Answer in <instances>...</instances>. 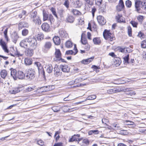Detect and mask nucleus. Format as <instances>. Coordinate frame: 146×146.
<instances>
[{"label":"nucleus","mask_w":146,"mask_h":146,"mask_svg":"<svg viewBox=\"0 0 146 146\" xmlns=\"http://www.w3.org/2000/svg\"><path fill=\"white\" fill-rule=\"evenodd\" d=\"M29 33V31L28 29H25L23 30L22 32V34L23 36H25L28 35Z\"/></svg>","instance_id":"obj_42"},{"label":"nucleus","mask_w":146,"mask_h":146,"mask_svg":"<svg viewBox=\"0 0 146 146\" xmlns=\"http://www.w3.org/2000/svg\"><path fill=\"white\" fill-rule=\"evenodd\" d=\"M96 98V96L95 95H91L90 96H88L86 98L87 100H93L95 99Z\"/></svg>","instance_id":"obj_54"},{"label":"nucleus","mask_w":146,"mask_h":146,"mask_svg":"<svg viewBox=\"0 0 146 146\" xmlns=\"http://www.w3.org/2000/svg\"><path fill=\"white\" fill-rule=\"evenodd\" d=\"M141 47L143 48H146V39L142 41L141 43Z\"/></svg>","instance_id":"obj_49"},{"label":"nucleus","mask_w":146,"mask_h":146,"mask_svg":"<svg viewBox=\"0 0 146 146\" xmlns=\"http://www.w3.org/2000/svg\"><path fill=\"white\" fill-rule=\"evenodd\" d=\"M128 34L129 36H132V29L130 26H129L127 27Z\"/></svg>","instance_id":"obj_47"},{"label":"nucleus","mask_w":146,"mask_h":146,"mask_svg":"<svg viewBox=\"0 0 146 146\" xmlns=\"http://www.w3.org/2000/svg\"><path fill=\"white\" fill-rule=\"evenodd\" d=\"M41 27L42 30L45 32H48L49 31L50 27L47 23H43L41 26Z\"/></svg>","instance_id":"obj_12"},{"label":"nucleus","mask_w":146,"mask_h":146,"mask_svg":"<svg viewBox=\"0 0 146 146\" xmlns=\"http://www.w3.org/2000/svg\"><path fill=\"white\" fill-rule=\"evenodd\" d=\"M123 8L122 7H121L120 6L118 5L116 6V9L117 11H120L122 9H123Z\"/></svg>","instance_id":"obj_64"},{"label":"nucleus","mask_w":146,"mask_h":146,"mask_svg":"<svg viewBox=\"0 0 146 146\" xmlns=\"http://www.w3.org/2000/svg\"><path fill=\"white\" fill-rule=\"evenodd\" d=\"M94 58V57L93 56L91 58L85 59L84 60H82L81 61V63L84 64H89L92 61Z\"/></svg>","instance_id":"obj_26"},{"label":"nucleus","mask_w":146,"mask_h":146,"mask_svg":"<svg viewBox=\"0 0 146 146\" xmlns=\"http://www.w3.org/2000/svg\"><path fill=\"white\" fill-rule=\"evenodd\" d=\"M27 49L26 50L25 53L26 56H31L33 55L34 52L33 48Z\"/></svg>","instance_id":"obj_15"},{"label":"nucleus","mask_w":146,"mask_h":146,"mask_svg":"<svg viewBox=\"0 0 146 146\" xmlns=\"http://www.w3.org/2000/svg\"><path fill=\"white\" fill-rule=\"evenodd\" d=\"M72 12L75 15H80L81 14L79 11L76 9H73Z\"/></svg>","instance_id":"obj_43"},{"label":"nucleus","mask_w":146,"mask_h":146,"mask_svg":"<svg viewBox=\"0 0 146 146\" xmlns=\"http://www.w3.org/2000/svg\"><path fill=\"white\" fill-rule=\"evenodd\" d=\"M54 86H44L40 88V90H42V92H47L49 91L52 90V87H53Z\"/></svg>","instance_id":"obj_10"},{"label":"nucleus","mask_w":146,"mask_h":146,"mask_svg":"<svg viewBox=\"0 0 146 146\" xmlns=\"http://www.w3.org/2000/svg\"><path fill=\"white\" fill-rule=\"evenodd\" d=\"M96 3L98 6L101 5L102 0H95Z\"/></svg>","instance_id":"obj_60"},{"label":"nucleus","mask_w":146,"mask_h":146,"mask_svg":"<svg viewBox=\"0 0 146 146\" xmlns=\"http://www.w3.org/2000/svg\"><path fill=\"white\" fill-rule=\"evenodd\" d=\"M29 26V24L27 22H21L18 24V29L20 30L22 29L23 27H28Z\"/></svg>","instance_id":"obj_8"},{"label":"nucleus","mask_w":146,"mask_h":146,"mask_svg":"<svg viewBox=\"0 0 146 146\" xmlns=\"http://www.w3.org/2000/svg\"><path fill=\"white\" fill-rule=\"evenodd\" d=\"M94 43L96 45H100L101 43L100 38L96 37L94 38L93 39Z\"/></svg>","instance_id":"obj_27"},{"label":"nucleus","mask_w":146,"mask_h":146,"mask_svg":"<svg viewBox=\"0 0 146 146\" xmlns=\"http://www.w3.org/2000/svg\"><path fill=\"white\" fill-rule=\"evenodd\" d=\"M37 38L38 40H42L44 38V35L42 33H40L37 35Z\"/></svg>","instance_id":"obj_44"},{"label":"nucleus","mask_w":146,"mask_h":146,"mask_svg":"<svg viewBox=\"0 0 146 146\" xmlns=\"http://www.w3.org/2000/svg\"><path fill=\"white\" fill-rule=\"evenodd\" d=\"M130 23L131 24L132 26L134 27H137L138 23L137 22L134 21L132 20L130 21Z\"/></svg>","instance_id":"obj_46"},{"label":"nucleus","mask_w":146,"mask_h":146,"mask_svg":"<svg viewBox=\"0 0 146 146\" xmlns=\"http://www.w3.org/2000/svg\"><path fill=\"white\" fill-rule=\"evenodd\" d=\"M48 20L50 21L51 24L54 22V19L53 16L51 14H50L49 15L48 18Z\"/></svg>","instance_id":"obj_50"},{"label":"nucleus","mask_w":146,"mask_h":146,"mask_svg":"<svg viewBox=\"0 0 146 146\" xmlns=\"http://www.w3.org/2000/svg\"><path fill=\"white\" fill-rule=\"evenodd\" d=\"M43 20L44 21L48 20V15L46 12L44 11H43Z\"/></svg>","instance_id":"obj_37"},{"label":"nucleus","mask_w":146,"mask_h":146,"mask_svg":"<svg viewBox=\"0 0 146 146\" xmlns=\"http://www.w3.org/2000/svg\"><path fill=\"white\" fill-rule=\"evenodd\" d=\"M26 74V77L27 79L30 80H33L35 77V70L32 68H29L27 70Z\"/></svg>","instance_id":"obj_3"},{"label":"nucleus","mask_w":146,"mask_h":146,"mask_svg":"<svg viewBox=\"0 0 146 146\" xmlns=\"http://www.w3.org/2000/svg\"><path fill=\"white\" fill-rule=\"evenodd\" d=\"M118 91V90H116L114 88L107 90V93L108 94H111L117 92Z\"/></svg>","instance_id":"obj_34"},{"label":"nucleus","mask_w":146,"mask_h":146,"mask_svg":"<svg viewBox=\"0 0 146 146\" xmlns=\"http://www.w3.org/2000/svg\"><path fill=\"white\" fill-rule=\"evenodd\" d=\"M81 42L83 44H87L88 42L87 39L83 37L82 35H81Z\"/></svg>","instance_id":"obj_40"},{"label":"nucleus","mask_w":146,"mask_h":146,"mask_svg":"<svg viewBox=\"0 0 146 146\" xmlns=\"http://www.w3.org/2000/svg\"><path fill=\"white\" fill-rule=\"evenodd\" d=\"M118 5L123 8L124 7V5L123 0H120L119 1V3Z\"/></svg>","instance_id":"obj_58"},{"label":"nucleus","mask_w":146,"mask_h":146,"mask_svg":"<svg viewBox=\"0 0 146 146\" xmlns=\"http://www.w3.org/2000/svg\"><path fill=\"white\" fill-rule=\"evenodd\" d=\"M74 4L76 7H80L82 5V3L79 0L76 1Z\"/></svg>","instance_id":"obj_38"},{"label":"nucleus","mask_w":146,"mask_h":146,"mask_svg":"<svg viewBox=\"0 0 146 146\" xmlns=\"http://www.w3.org/2000/svg\"><path fill=\"white\" fill-rule=\"evenodd\" d=\"M34 89L30 87H29L27 88L25 90V92H28L34 90Z\"/></svg>","instance_id":"obj_55"},{"label":"nucleus","mask_w":146,"mask_h":146,"mask_svg":"<svg viewBox=\"0 0 146 146\" xmlns=\"http://www.w3.org/2000/svg\"><path fill=\"white\" fill-rule=\"evenodd\" d=\"M61 68L62 70L64 72H67L70 71V68L68 66V65H65L64 66H61Z\"/></svg>","instance_id":"obj_28"},{"label":"nucleus","mask_w":146,"mask_h":146,"mask_svg":"<svg viewBox=\"0 0 146 146\" xmlns=\"http://www.w3.org/2000/svg\"><path fill=\"white\" fill-rule=\"evenodd\" d=\"M82 79L80 78H78L75 79L74 81H72L71 82L72 84H76L79 82L82 81Z\"/></svg>","instance_id":"obj_41"},{"label":"nucleus","mask_w":146,"mask_h":146,"mask_svg":"<svg viewBox=\"0 0 146 146\" xmlns=\"http://www.w3.org/2000/svg\"><path fill=\"white\" fill-rule=\"evenodd\" d=\"M58 66L56 65L55 67L54 68V74L55 76H60L61 74V72H60V70L59 68H58Z\"/></svg>","instance_id":"obj_18"},{"label":"nucleus","mask_w":146,"mask_h":146,"mask_svg":"<svg viewBox=\"0 0 146 146\" xmlns=\"http://www.w3.org/2000/svg\"><path fill=\"white\" fill-rule=\"evenodd\" d=\"M0 44L1 46L5 52L8 53L9 52V50L7 48L5 43L4 41L2 39L0 40Z\"/></svg>","instance_id":"obj_17"},{"label":"nucleus","mask_w":146,"mask_h":146,"mask_svg":"<svg viewBox=\"0 0 146 146\" xmlns=\"http://www.w3.org/2000/svg\"><path fill=\"white\" fill-rule=\"evenodd\" d=\"M34 20H35L34 21H32L33 22L35 23L36 24H37L38 25H40L41 24V21L39 18V17H36L34 18Z\"/></svg>","instance_id":"obj_32"},{"label":"nucleus","mask_w":146,"mask_h":146,"mask_svg":"<svg viewBox=\"0 0 146 146\" xmlns=\"http://www.w3.org/2000/svg\"><path fill=\"white\" fill-rule=\"evenodd\" d=\"M135 7L137 12H146V1L135 0Z\"/></svg>","instance_id":"obj_1"},{"label":"nucleus","mask_w":146,"mask_h":146,"mask_svg":"<svg viewBox=\"0 0 146 146\" xmlns=\"http://www.w3.org/2000/svg\"><path fill=\"white\" fill-rule=\"evenodd\" d=\"M37 143L38 145L42 146L44 144V142L42 140H40L37 141Z\"/></svg>","instance_id":"obj_59"},{"label":"nucleus","mask_w":146,"mask_h":146,"mask_svg":"<svg viewBox=\"0 0 146 146\" xmlns=\"http://www.w3.org/2000/svg\"><path fill=\"white\" fill-rule=\"evenodd\" d=\"M7 71L5 70H1V72L0 74L1 77L5 79L7 76Z\"/></svg>","instance_id":"obj_31"},{"label":"nucleus","mask_w":146,"mask_h":146,"mask_svg":"<svg viewBox=\"0 0 146 146\" xmlns=\"http://www.w3.org/2000/svg\"><path fill=\"white\" fill-rule=\"evenodd\" d=\"M115 19L118 22L125 23V21L121 14H118L115 17Z\"/></svg>","instance_id":"obj_6"},{"label":"nucleus","mask_w":146,"mask_h":146,"mask_svg":"<svg viewBox=\"0 0 146 146\" xmlns=\"http://www.w3.org/2000/svg\"><path fill=\"white\" fill-rule=\"evenodd\" d=\"M114 64L116 66H119L121 63V61L120 58L116 57L113 60Z\"/></svg>","instance_id":"obj_20"},{"label":"nucleus","mask_w":146,"mask_h":146,"mask_svg":"<svg viewBox=\"0 0 146 146\" xmlns=\"http://www.w3.org/2000/svg\"><path fill=\"white\" fill-rule=\"evenodd\" d=\"M132 3L131 1L128 0L126 1L125 2V5L126 7L128 8H130L131 5Z\"/></svg>","instance_id":"obj_48"},{"label":"nucleus","mask_w":146,"mask_h":146,"mask_svg":"<svg viewBox=\"0 0 146 146\" xmlns=\"http://www.w3.org/2000/svg\"><path fill=\"white\" fill-rule=\"evenodd\" d=\"M112 125L114 129H118V128L119 127V125L115 123L113 124Z\"/></svg>","instance_id":"obj_61"},{"label":"nucleus","mask_w":146,"mask_h":146,"mask_svg":"<svg viewBox=\"0 0 146 146\" xmlns=\"http://www.w3.org/2000/svg\"><path fill=\"white\" fill-rule=\"evenodd\" d=\"M129 54H128L127 56H125L124 58V60L125 62L129 63L128 60H129Z\"/></svg>","instance_id":"obj_57"},{"label":"nucleus","mask_w":146,"mask_h":146,"mask_svg":"<svg viewBox=\"0 0 146 146\" xmlns=\"http://www.w3.org/2000/svg\"><path fill=\"white\" fill-rule=\"evenodd\" d=\"M52 46L51 42L50 41L45 42L42 48L43 51L45 52L47 51L51 48Z\"/></svg>","instance_id":"obj_5"},{"label":"nucleus","mask_w":146,"mask_h":146,"mask_svg":"<svg viewBox=\"0 0 146 146\" xmlns=\"http://www.w3.org/2000/svg\"><path fill=\"white\" fill-rule=\"evenodd\" d=\"M45 68L46 69V72L49 73H51L52 71L53 68L51 64L47 65Z\"/></svg>","instance_id":"obj_24"},{"label":"nucleus","mask_w":146,"mask_h":146,"mask_svg":"<svg viewBox=\"0 0 146 146\" xmlns=\"http://www.w3.org/2000/svg\"><path fill=\"white\" fill-rule=\"evenodd\" d=\"M103 35L105 39H108L111 37L112 34L109 31L105 30L103 32Z\"/></svg>","instance_id":"obj_11"},{"label":"nucleus","mask_w":146,"mask_h":146,"mask_svg":"<svg viewBox=\"0 0 146 146\" xmlns=\"http://www.w3.org/2000/svg\"><path fill=\"white\" fill-rule=\"evenodd\" d=\"M21 87H18L16 88H15L13 90V92H12V94H15L17 93L20 91L21 90Z\"/></svg>","instance_id":"obj_45"},{"label":"nucleus","mask_w":146,"mask_h":146,"mask_svg":"<svg viewBox=\"0 0 146 146\" xmlns=\"http://www.w3.org/2000/svg\"><path fill=\"white\" fill-rule=\"evenodd\" d=\"M27 41L30 48L35 49L36 48L37 42L36 39L35 37H29L27 38Z\"/></svg>","instance_id":"obj_4"},{"label":"nucleus","mask_w":146,"mask_h":146,"mask_svg":"<svg viewBox=\"0 0 146 146\" xmlns=\"http://www.w3.org/2000/svg\"><path fill=\"white\" fill-rule=\"evenodd\" d=\"M67 21L69 23H73L74 20V17L72 16H69L66 19Z\"/></svg>","instance_id":"obj_39"},{"label":"nucleus","mask_w":146,"mask_h":146,"mask_svg":"<svg viewBox=\"0 0 146 146\" xmlns=\"http://www.w3.org/2000/svg\"><path fill=\"white\" fill-rule=\"evenodd\" d=\"M80 136V135L79 134L74 135L69 139V141L71 142L76 141L77 139V137H79Z\"/></svg>","instance_id":"obj_29"},{"label":"nucleus","mask_w":146,"mask_h":146,"mask_svg":"<svg viewBox=\"0 0 146 146\" xmlns=\"http://www.w3.org/2000/svg\"><path fill=\"white\" fill-rule=\"evenodd\" d=\"M0 44L1 46L5 52L8 53L9 52V50L7 48L5 43L4 41L2 39L0 40Z\"/></svg>","instance_id":"obj_16"},{"label":"nucleus","mask_w":146,"mask_h":146,"mask_svg":"<svg viewBox=\"0 0 146 146\" xmlns=\"http://www.w3.org/2000/svg\"><path fill=\"white\" fill-rule=\"evenodd\" d=\"M50 10L52 13L57 18V16L55 11V9L53 7L51 8Z\"/></svg>","instance_id":"obj_52"},{"label":"nucleus","mask_w":146,"mask_h":146,"mask_svg":"<svg viewBox=\"0 0 146 146\" xmlns=\"http://www.w3.org/2000/svg\"><path fill=\"white\" fill-rule=\"evenodd\" d=\"M65 46L68 48H70L72 46V43L70 41L68 40L65 43Z\"/></svg>","instance_id":"obj_35"},{"label":"nucleus","mask_w":146,"mask_h":146,"mask_svg":"<svg viewBox=\"0 0 146 146\" xmlns=\"http://www.w3.org/2000/svg\"><path fill=\"white\" fill-rule=\"evenodd\" d=\"M11 75L15 80H17V79L23 80L26 77V75L23 72L21 71H19L17 72L16 70L13 68L10 69Z\"/></svg>","instance_id":"obj_2"},{"label":"nucleus","mask_w":146,"mask_h":146,"mask_svg":"<svg viewBox=\"0 0 146 146\" xmlns=\"http://www.w3.org/2000/svg\"><path fill=\"white\" fill-rule=\"evenodd\" d=\"M7 28L4 31V36L5 38L6 39L7 41L8 40V37L7 36Z\"/></svg>","instance_id":"obj_56"},{"label":"nucleus","mask_w":146,"mask_h":146,"mask_svg":"<svg viewBox=\"0 0 146 146\" xmlns=\"http://www.w3.org/2000/svg\"><path fill=\"white\" fill-rule=\"evenodd\" d=\"M32 60L29 58H26L24 60V62L26 65H30L32 64Z\"/></svg>","instance_id":"obj_25"},{"label":"nucleus","mask_w":146,"mask_h":146,"mask_svg":"<svg viewBox=\"0 0 146 146\" xmlns=\"http://www.w3.org/2000/svg\"><path fill=\"white\" fill-rule=\"evenodd\" d=\"M74 50L75 51V52L73 51L72 50H68L66 52L65 54L67 55L72 54L75 55L78 52L76 44H74Z\"/></svg>","instance_id":"obj_9"},{"label":"nucleus","mask_w":146,"mask_h":146,"mask_svg":"<svg viewBox=\"0 0 146 146\" xmlns=\"http://www.w3.org/2000/svg\"><path fill=\"white\" fill-rule=\"evenodd\" d=\"M35 65L37 68L38 70V73L40 74V69H42V68L41 64L39 62H35Z\"/></svg>","instance_id":"obj_30"},{"label":"nucleus","mask_w":146,"mask_h":146,"mask_svg":"<svg viewBox=\"0 0 146 146\" xmlns=\"http://www.w3.org/2000/svg\"><path fill=\"white\" fill-rule=\"evenodd\" d=\"M59 34L62 37L66 38L68 36V34L63 29H60L59 31Z\"/></svg>","instance_id":"obj_14"},{"label":"nucleus","mask_w":146,"mask_h":146,"mask_svg":"<svg viewBox=\"0 0 146 146\" xmlns=\"http://www.w3.org/2000/svg\"><path fill=\"white\" fill-rule=\"evenodd\" d=\"M136 94L135 91H130L128 92H126V94L127 95H130V96H132L133 95H135Z\"/></svg>","instance_id":"obj_53"},{"label":"nucleus","mask_w":146,"mask_h":146,"mask_svg":"<svg viewBox=\"0 0 146 146\" xmlns=\"http://www.w3.org/2000/svg\"><path fill=\"white\" fill-rule=\"evenodd\" d=\"M145 18V17L140 15L137 16V20L141 23H142V22Z\"/></svg>","instance_id":"obj_33"},{"label":"nucleus","mask_w":146,"mask_h":146,"mask_svg":"<svg viewBox=\"0 0 146 146\" xmlns=\"http://www.w3.org/2000/svg\"><path fill=\"white\" fill-rule=\"evenodd\" d=\"M86 2V4H87L89 7L90 6H92L93 4V1L94 0H84Z\"/></svg>","instance_id":"obj_36"},{"label":"nucleus","mask_w":146,"mask_h":146,"mask_svg":"<svg viewBox=\"0 0 146 146\" xmlns=\"http://www.w3.org/2000/svg\"><path fill=\"white\" fill-rule=\"evenodd\" d=\"M52 109L54 112H58L60 110L59 107L57 106L53 107Z\"/></svg>","instance_id":"obj_51"},{"label":"nucleus","mask_w":146,"mask_h":146,"mask_svg":"<svg viewBox=\"0 0 146 146\" xmlns=\"http://www.w3.org/2000/svg\"><path fill=\"white\" fill-rule=\"evenodd\" d=\"M27 40V38L22 40L20 43V46L25 48L27 47L28 45Z\"/></svg>","instance_id":"obj_21"},{"label":"nucleus","mask_w":146,"mask_h":146,"mask_svg":"<svg viewBox=\"0 0 146 146\" xmlns=\"http://www.w3.org/2000/svg\"><path fill=\"white\" fill-rule=\"evenodd\" d=\"M54 55L55 57L57 59L56 60H57L59 58L60 59V58L61 57V53L59 49H55Z\"/></svg>","instance_id":"obj_19"},{"label":"nucleus","mask_w":146,"mask_h":146,"mask_svg":"<svg viewBox=\"0 0 146 146\" xmlns=\"http://www.w3.org/2000/svg\"><path fill=\"white\" fill-rule=\"evenodd\" d=\"M126 122L127 123V125H133L134 124V123L132 121L126 120Z\"/></svg>","instance_id":"obj_62"},{"label":"nucleus","mask_w":146,"mask_h":146,"mask_svg":"<svg viewBox=\"0 0 146 146\" xmlns=\"http://www.w3.org/2000/svg\"><path fill=\"white\" fill-rule=\"evenodd\" d=\"M53 41L56 45H59L60 43V38L58 36H55L53 39Z\"/></svg>","instance_id":"obj_23"},{"label":"nucleus","mask_w":146,"mask_h":146,"mask_svg":"<svg viewBox=\"0 0 146 146\" xmlns=\"http://www.w3.org/2000/svg\"><path fill=\"white\" fill-rule=\"evenodd\" d=\"M11 38L13 42L15 43L19 38V36L17 33L16 32H15L12 34Z\"/></svg>","instance_id":"obj_13"},{"label":"nucleus","mask_w":146,"mask_h":146,"mask_svg":"<svg viewBox=\"0 0 146 146\" xmlns=\"http://www.w3.org/2000/svg\"><path fill=\"white\" fill-rule=\"evenodd\" d=\"M96 10V9L95 7H94L92 8V13L93 17H94V13Z\"/></svg>","instance_id":"obj_63"},{"label":"nucleus","mask_w":146,"mask_h":146,"mask_svg":"<svg viewBox=\"0 0 146 146\" xmlns=\"http://www.w3.org/2000/svg\"><path fill=\"white\" fill-rule=\"evenodd\" d=\"M37 12L36 11H32L30 13V16L32 21H35L34 18L38 17L37 16Z\"/></svg>","instance_id":"obj_22"},{"label":"nucleus","mask_w":146,"mask_h":146,"mask_svg":"<svg viewBox=\"0 0 146 146\" xmlns=\"http://www.w3.org/2000/svg\"><path fill=\"white\" fill-rule=\"evenodd\" d=\"M97 18L98 21L100 25H103L106 23V20L102 16H98L97 17Z\"/></svg>","instance_id":"obj_7"}]
</instances>
